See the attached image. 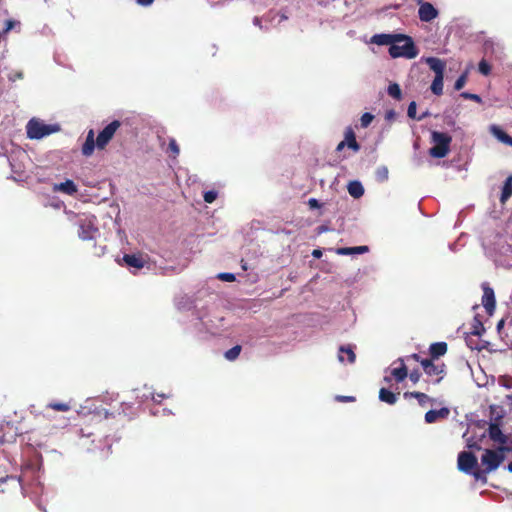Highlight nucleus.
Masks as SVG:
<instances>
[{
    "label": "nucleus",
    "mask_w": 512,
    "mask_h": 512,
    "mask_svg": "<svg viewBox=\"0 0 512 512\" xmlns=\"http://www.w3.org/2000/svg\"><path fill=\"white\" fill-rule=\"evenodd\" d=\"M397 41L389 47V54L392 58L405 57L413 59L418 55V50L411 37L398 34Z\"/></svg>",
    "instance_id": "nucleus-1"
},
{
    "label": "nucleus",
    "mask_w": 512,
    "mask_h": 512,
    "mask_svg": "<svg viewBox=\"0 0 512 512\" xmlns=\"http://www.w3.org/2000/svg\"><path fill=\"white\" fill-rule=\"evenodd\" d=\"M431 142L433 146L429 149V155L433 158H444L450 151L452 137L445 132L432 131Z\"/></svg>",
    "instance_id": "nucleus-2"
},
{
    "label": "nucleus",
    "mask_w": 512,
    "mask_h": 512,
    "mask_svg": "<svg viewBox=\"0 0 512 512\" xmlns=\"http://www.w3.org/2000/svg\"><path fill=\"white\" fill-rule=\"evenodd\" d=\"M56 126L47 125L39 119H31L26 126L27 136L30 139H41L56 132Z\"/></svg>",
    "instance_id": "nucleus-3"
},
{
    "label": "nucleus",
    "mask_w": 512,
    "mask_h": 512,
    "mask_svg": "<svg viewBox=\"0 0 512 512\" xmlns=\"http://www.w3.org/2000/svg\"><path fill=\"white\" fill-rule=\"evenodd\" d=\"M94 216H77L75 224L78 226V236L80 239L86 241L94 238L96 232H98L97 227L94 223Z\"/></svg>",
    "instance_id": "nucleus-4"
},
{
    "label": "nucleus",
    "mask_w": 512,
    "mask_h": 512,
    "mask_svg": "<svg viewBox=\"0 0 512 512\" xmlns=\"http://www.w3.org/2000/svg\"><path fill=\"white\" fill-rule=\"evenodd\" d=\"M421 366L427 376L435 377V384L440 383L446 375V365L443 362L424 359Z\"/></svg>",
    "instance_id": "nucleus-5"
},
{
    "label": "nucleus",
    "mask_w": 512,
    "mask_h": 512,
    "mask_svg": "<svg viewBox=\"0 0 512 512\" xmlns=\"http://www.w3.org/2000/svg\"><path fill=\"white\" fill-rule=\"evenodd\" d=\"M120 126L121 122L119 120H114L99 132L96 138V146L99 150L106 148Z\"/></svg>",
    "instance_id": "nucleus-6"
},
{
    "label": "nucleus",
    "mask_w": 512,
    "mask_h": 512,
    "mask_svg": "<svg viewBox=\"0 0 512 512\" xmlns=\"http://www.w3.org/2000/svg\"><path fill=\"white\" fill-rule=\"evenodd\" d=\"M505 457L498 451L486 449L481 457L482 465L485 466L487 471L496 470L500 464L504 461Z\"/></svg>",
    "instance_id": "nucleus-7"
},
{
    "label": "nucleus",
    "mask_w": 512,
    "mask_h": 512,
    "mask_svg": "<svg viewBox=\"0 0 512 512\" xmlns=\"http://www.w3.org/2000/svg\"><path fill=\"white\" fill-rule=\"evenodd\" d=\"M458 469L466 474L478 466L477 457L472 452L462 451L458 454Z\"/></svg>",
    "instance_id": "nucleus-8"
},
{
    "label": "nucleus",
    "mask_w": 512,
    "mask_h": 512,
    "mask_svg": "<svg viewBox=\"0 0 512 512\" xmlns=\"http://www.w3.org/2000/svg\"><path fill=\"white\" fill-rule=\"evenodd\" d=\"M345 147L352 149L354 152H358L361 148L356 140L355 132L351 127L346 128L345 139L337 145L336 151H342Z\"/></svg>",
    "instance_id": "nucleus-9"
},
{
    "label": "nucleus",
    "mask_w": 512,
    "mask_h": 512,
    "mask_svg": "<svg viewBox=\"0 0 512 512\" xmlns=\"http://www.w3.org/2000/svg\"><path fill=\"white\" fill-rule=\"evenodd\" d=\"M482 289H483L482 305L484 306L486 312L489 315H491L496 306L494 290L487 283H484L482 285Z\"/></svg>",
    "instance_id": "nucleus-10"
},
{
    "label": "nucleus",
    "mask_w": 512,
    "mask_h": 512,
    "mask_svg": "<svg viewBox=\"0 0 512 512\" xmlns=\"http://www.w3.org/2000/svg\"><path fill=\"white\" fill-rule=\"evenodd\" d=\"M419 19L423 22H430L438 16V10L429 2L419 1Z\"/></svg>",
    "instance_id": "nucleus-11"
},
{
    "label": "nucleus",
    "mask_w": 512,
    "mask_h": 512,
    "mask_svg": "<svg viewBox=\"0 0 512 512\" xmlns=\"http://www.w3.org/2000/svg\"><path fill=\"white\" fill-rule=\"evenodd\" d=\"M93 425H103V420L99 413L84 420L83 426L79 430L81 436L90 437L94 435V430L91 429Z\"/></svg>",
    "instance_id": "nucleus-12"
},
{
    "label": "nucleus",
    "mask_w": 512,
    "mask_h": 512,
    "mask_svg": "<svg viewBox=\"0 0 512 512\" xmlns=\"http://www.w3.org/2000/svg\"><path fill=\"white\" fill-rule=\"evenodd\" d=\"M396 364H399V366L391 369V376L394 377L396 382L400 383L404 381L405 378L408 376V369L404 363L403 358H398L396 361L393 362V365Z\"/></svg>",
    "instance_id": "nucleus-13"
},
{
    "label": "nucleus",
    "mask_w": 512,
    "mask_h": 512,
    "mask_svg": "<svg viewBox=\"0 0 512 512\" xmlns=\"http://www.w3.org/2000/svg\"><path fill=\"white\" fill-rule=\"evenodd\" d=\"M448 351V345L446 342H435L429 347V358L434 361H438L440 357L444 356Z\"/></svg>",
    "instance_id": "nucleus-14"
},
{
    "label": "nucleus",
    "mask_w": 512,
    "mask_h": 512,
    "mask_svg": "<svg viewBox=\"0 0 512 512\" xmlns=\"http://www.w3.org/2000/svg\"><path fill=\"white\" fill-rule=\"evenodd\" d=\"M488 434L490 439L494 442L499 444H506L508 442V437L503 434L500 426L497 423H491L489 425Z\"/></svg>",
    "instance_id": "nucleus-15"
},
{
    "label": "nucleus",
    "mask_w": 512,
    "mask_h": 512,
    "mask_svg": "<svg viewBox=\"0 0 512 512\" xmlns=\"http://www.w3.org/2000/svg\"><path fill=\"white\" fill-rule=\"evenodd\" d=\"M123 261L128 267L141 269L145 266L146 260L142 254H125Z\"/></svg>",
    "instance_id": "nucleus-16"
},
{
    "label": "nucleus",
    "mask_w": 512,
    "mask_h": 512,
    "mask_svg": "<svg viewBox=\"0 0 512 512\" xmlns=\"http://www.w3.org/2000/svg\"><path fill=\"white\" fill-rule=\"evenodd\" d=\"M450 414V410L446 407L438 410H429L425 414V421L429 424L435 423L440 419H446Z\"/></svg>",
    "instance_id": "nucleus-17"
},
{
    "label": "nucleus",
    "mask_w": 512,
    "mask_h": 512,
    "mask_svg": "<svg viewBox=\"0 0 512 512\" xmlns=\"http://www.w3.org/2000/svg\"><path fill=\"white\" fill-rule=\"evenodd\" d=\"M426 63L429 68L435 72V77L444 76V70L446 67V63L439 58L429 57L426 59Z\"/></svg>",
    "instance_id": "nucleus-18"
},
{
    "label": "nucleus",
    "mask_w": 512,
    "mask_h": 512,
    "mask_svg": "<svg viewBox=\"0 0 512 512\" xmlns=\"http://www.w3.org/2000/svg\"><path fill=\"white\" fill-rule=\"evenodd\" d=\"M398 34H376L371 38V42L377 45H394Z\"/></svg>",
    "instance_id": "nucleus-19"
},
{
    "label": "nucleus",
    "mask_w": 512,
    "mask_h": 512,
    "mask_svg": "<svg viewBox=\"0 0 512 512\" xmlns=\"http://www.w3.org/2000/svg\"><path fill=\"white\" fill-rule=\"evenodd\" d=\"M96 146V139L94 138V131L90 129L87 133L86 140L82 146V154L84 156H91Z\"/></svg>",
    "instance_id": "nucleus-20"
},
{
    "label": "nucleus",
    "mask_w": 512,
    "mask_h": 512,
    "mask_svg": "<svg viewBox=\"0 0 512 512\" xmlns=\"http://www.w3.org/2000/svg\"><path fill=\"white\" fill-rule=\"evenodd\" d=\"M55 191H60L62 193H65L67 195H73L77 192V186L72 180H66L65 182H62L60 184H56L54 186Z\"/></svg>",
    "instance_id": "nucleus-21"
},
{
    "label": "nucleus",
    "mask_w": 512,
    "mask_h": 512,
    "mask_svg": "<svg viewBox=\"0 0 512 512\" xmlns=\"http://www.w3.org/2000/svg\"><path fill=\"white\" fill-rule=\"evenodd\" d=\"M348 193L355 199H358L364 194V187L359 181H351L347 186Z\"/></svg>",
    "instance_id": "nucleus-22"
},
{
    "label": "nucleus",
    "mask_w": 512,
    "mask_h": 512,
    "mask_svg": "<svg viewBox=\"0 0 512 512\" xmlns=\"http://www.w3.org/2000/svg\"><path fill=\"white\" fill-rule=\"evenodd\" d=\"M403 397L405 399H409V398H416L419 405L422 406V407H425L427 405V403L431 402V398L423 393V392H405L403 394Z\"/></svg>",
    "instance_id": "nucleus-23"
},
{
    "label": "nucleus",
    "mask_w": 512,
    "mask_h": 512,
    "mask_svg": "<svg viewBox=\"0 0 512 512\" xmlns=\"http://www.w3.org/2000/svg\"><path fill=\"white\" fill-rule=\"evenodd\" d=\"M343 354L347 355V361L349 363H354L355 362L356 355H355V353H354V351L352 349V346H350V345L340 346V348H339V355H338V358H339L340 362H344Z\"/></svg>",
    "instance_id": "nucleus-24"
},
{
    "label": "nucleus",
    "mask_w": 512,
    "mask_h": 512,
    "mask_svg": "<svg viewBox=\"0 0 512 512\" xmlns=\"http://www.w3.org/2000/svg\"><path fill=\"white\" fill-rule=\"evenodd\" d=\"M512 196V175L508 176L502 187L500 202L505 203Z\"/></svg>",
    "instance_id": "nucleus-25"
},
{
    "label": "nucleus",
    "mask_w": 512,
    "mask_h": 512,
    "mask_svg": "<svg viewBox=\"0 0 512 512\" xmlns=\"http://www.w3.org/2000/svg\"><path fill=\"white\" fill-rule=\"evenodd\" d=\"M368 246H356V247H342L337 249L339 255H351V254H362L367 252Z\"/></svg>",
    "instance_id": "nucleus-26"
},
{
    "label": "nucleus",
    "mask_w": 512,
    "mask_h": 512,
    "mask_svg": "<svg viewBox=\"0 0 512 512\" xmlns=\"http://www.w3.org/2000/svg\"><path fill=\"white\" fill-rule=\"evenodd\" d=\"M493 135L502 143L512 147V137L499 127H492Z\"/></svg>",
    "instance_id": "nucleus-27"
},
{
    "label": "nucleus",
    "mask_w": 512,
    "mask_h": 512,
    "mask_svg": "<svg viewBox=\"0 0 512 512\" xmlns=\"http://www.w3.org/2000/svg\"><path fill=\"white\" fill-rule=\"evenodd\" d=\"M379 399L382 402L393 405L397 401V395L386 388H381L379 391Z\"/></svg>",
    "instance_id": "nucleus-28"
},
{
    "label": "nucleus",
    "mask_w": 512,
    "mask_h": 512,
    "mask_svg": "<svg viewBox=\"0 0 512 512\" xmlns=\"http://www.w3.org/2000/svg\"><path fill=\"white\" fill-rule=\"evenodd\" d=\"M388 95L392 98L400 101L402 99V91L397 83H391L387 89Z\"/></svg>",
    "instance_id": "nucleus-29"
},
{
    "label": "nucleus",
    "mask_w": 512,
    "mask_h": 512,
    "mask_svg": "<svg viewBox=\"0 0 512 512\" xmlns=\"http://www.w3.org/2000/svg\"><path fill=\"white\" fill-rule=\"evenodd\" d=\"M443 78L444 76L435 77L431 84V91L437 96L443 93Z\"/></svg>",
    "instance_id": "nucleus-30"
},
{
    "label": "nucleus",
    "mask_w": 512,
    "mask_h": 512,
    "mask_svg": "<svg viewBox=\"0 0 512 512\" xmlns=\"http://www.w3.org/2000/svg\"><path fill=\"white\" fill-rule=\"evenodd\" d=\"M46 408L61 412H67L71 409V405L65 402H51L47 404Z\"/></svg>",
    "instance_id": "nucleus-31"
},
{
    "label": "nucleus",
    "mask_w": 512,
    "mask_h": 512,
    "mask_svg": "<svg viewBox=\"0 0 512 512\" xmlns=\"http://www.w3.org/2000/svg\"><path fill=\"white\" fill-rule=\"evenodd\" d=\"M241 350L242 347L240 345H235L231 349L227 350L224 356L227 360L234 361L239 357Z\"/></svg>",
    "instance_id": "nucleus-32"
},
{
    "label": "nucleus",
    "mask_w": 512,
    "mask_h": 512,
    "mask_svg": "<svg viewBox=\"0 0 512 512\" xmlns=\"http://www.w3.org/2000/svg\"><path fill=\"white\" fill-rule=\"evenodd\" d=\"M416 110H417L416 102L412 101L409 104L408 109H407L408 117L411 118V119L423 120L427 116V113H424L421 116L417 117L416 116Z\"/></svg>",
    "instance_id": "nucleus-33"
},
{
    "label": "nucleus",
    "mask_w": 512,
    "mask_h": 512,
    "mask_svg": "<svg viewBox=\"0 0 512 512\" xmlns=\"http://www.w3.org/2000/svg\"><path fill=\"white\" fill-rule=\"evenodd\" d=\"M489 472L490 471H487L486 468L485 469H479L478 467H476L475 469L472 470V472L470 474H472L476 480H479V481H482L483 483H486L487 482V474Z\"/></svg>",
    "instance_id": "nucleus-34"
},
{
    "label": "nucleus",
    "mask_w": 512,
    "mask_h": 512,
    "mask_svg": "<svg viewBox=\"0 0 512 512\" xmlns=\"http://www.w3.org/2000/svg\"><path fill=\"white\" fill-rule=\"evenodd\" d=\"M484 330L485 329H484L482 322L475 317L471 334L480 336L484 332Z\"/></svg>",
    "instance_id": "nucleus-35"
},
{
    "label": "nucleus",
    "mask_w": 512,
    "mask_h": 512,
    "mask_svg": "<svg viewBox=\"0 0 512 512\" xmlns=\"http://www.w3.org/2000/svg\"><path fill=\"white\" fill-rule=\"evenodd\" d=\"M478 70L481 74L487 76L491 72V66L486 60L482 59L478 64Z\"/></svg>",
    "instance_id": "nucleus-36"
},
{
    "label": "nucleus",
    "mask_w": 512,
    "mask_h": 512,
    "mask_svg": "<svg viewBox=\"0 0 512 512\" xmlns=\"http://www.w3.org/2000/svg\"><path fill=\"white\" fill-rule=\"evenodd\" d=\"M373 119H374V116L371 113H368V112L364 113L360 118L361 126L363 128L368 127L371 124V122L373 121Z\"/></svg>",
    "instance_id": "nucleus-37"
},
{
    "label": "nucleus",
    "mask_w": 512,
    "mask_h": 512,
    "mask_svg": "<svg viewBox=\"0 0 512 512\" xmlns=\"http://www.w3.org/2000/svg\"><path fill=\"white\" fill-rule=\"evenodd\" d=\"M168 150L172 153L173 157H176L180 153V149L178 144L176 143V140L174 138H171L168 145Z\"/></svg>",
    "instance_id": "nucleus-38"
},
{
    "label": "nucleus",
    "mask_w": 512,
    "mask_h": 512,
    "mask_svg": "<svg viewBox=\"0 0 512 512\" xmlns=\"http://www.w3.org/2000/svg\"><path fill=\"white\" fill-rule=\"evenodd\" d=\"M217 195H218V194H217V192H216V191H214V190H209V191H206V192L204 193L203 198H204V201H205L206 203H209V204H210V203H213V202L216 200Z\"/></svg>",
    "instance_id": "nucleus-39"
},
{
    "label": "nucleus",
    "mask_w": 512,
    "mask_h": 512,
    "mask_svg": "<svg viewBox=\"0 0 512 512\" xmlns=\"http://www.w3.org/2000/svg\"><path fill=\"white\" fill-rule=\"evenodd\" d=\"M217 278L225 282H234L236 280V277L233 273L227 272L218 274Z\"/></svg>",
    "instance_id": "nucleus-40"
},
{
    "label": "nucleus",
    "mask_w": 512,
    "mask_h": 512,
    "mask_svg": "<svg viewBox=\"0 0 512 512\" xmlns=\"http://www.w3.org/2000/svg\"><path fill=\"white\" fill-rule=\"evenodd\" d=\"M498 452L504 455V452H512V438L506 444H501L498 448Z\"/></svg>",
    "instance_id": "nucleus-41"
},
{
    "label": "nucleus",
    "mask_w": 512,
    "mask_h": 512,
    "mask_svg": "<svg viewBox=\"0 0 512 512\" xmlns=\"http://www.w3.org/2000/svg\"><path fill=\"white\" fill-rule=\"evenodd\" d=\"M461 96L465 99H470V100H473V101H476L478 103L481 102V97L477 94H472V93H468V92H463L461 94Z\"/></svg>",
    "instance_id": "nucleus-42"
},
{
    "label": "nucleus",
    "mask_w": 512,
    "mask_h": 512,
    "mask_svg": "<svg viewBox=\"0 0 512 512\" xmlns=\"http://www.w3.org/2000/svg\"><path fill=\"white\" fill-rule=\"evenodd\" d=\"M409 379L414 383L416 384L419 380H420V377H421V373L419 372V370H413L411 371L409 374Z\"/></svg>",
    "instance_id": "nucleus-43"
},
{
    "label": "nucleus",
    "mask_w": 512,
    "mask_h": 512,
    "mask_svg": "<svg viewBox=\"0 0 512 512\" xmlns=\"http://www.w3.org/2000/svg\"><path fill=\"white\" fill-rule=\"evenodd\" d=\"M466 83V76L465 75H461L455 82V85H454V88L456 90H460L463 88V86L465 85Z\"/></svg>",
    "instance_id": "nucleus-44"
},
{
    "label": "nucleus",
    "mask_w": 512,
    "mask_h": 512,
    "mask_svg": "<svg viewBox=\"0 0 512 512\" xmlns=\"http://www.w3.org/2000/svg\"><path fill=\"white\" fill-rule=\"evenodd\" d=\"M308 205L311 209H316V208H320L321 207V204L319 203V201L315 198H310L308 200Z\"/></svg>",
    "instance_id": "nucleus-45"
},
{
    "label": "nucleus",
    "mask_w": 512,
    "mask_h": 512,
    "mask_svg": "<svg viewBox=\"0 0 512 512\" xmlns=\"http://www.w3.org/2000/svg\"><path fill=\"white\" fill-rule=\"evenodd\" d=\"M500 383L507 389H512V378H501Z\"/></svg>",
    "instance_id": "nucleus-46"
},
{
    "label": "nucleus",
    "mask_w": 512,
    "mask_h": 512,
    "mask_svg": "<svg viewBox=\"0 0 512 512\" xmlns=\"http://www.w3.org/2000/svg\"><path fill=\"white\" fill-rule=\"evenodd\" d=\"M336 399L341 402H353L355 401L354 396H337Z\"/></svg>",
    "instance_id": "nucleus-47"
},
{
    "label": "nucleus",
    "mask_w": 512,
    "mask_h": 512,
    "mask_svg": "<svg viewBox=\"0 0 512 512\" xmlns=\"http://www.w3.org/2000/svg\"><path fill=\"white\" fill-rule=\"evenodd\" d=\"M396 117V112L394 110H388L385 114V119L388 121L394 120Z\"/></svg>",
    "instance_id": "nucleus-48"
},
{
    "label": "nucleus",
    "mask_w": 512,
    "mask_h": 512,
    "mask_svg": "<svg viewBox=\"0 0 512 512\" xmlns=\"http://www.w3.org/2000/svg\"><path fill=\"white\" fill-rule=\"evenodd\" d=\"M407 359H413L414 361L419 362L421 364V361H423L425 358H422L419 354L414 353L407 356Z\"/></svg>",
    "instance_id": "nucleus-49"
},
{
    "label": "nucleus",
    "mask_w": 512,
    "mask_h": 512,
    "mask_svg": "<svg viewBox=\"0 0 512 512\" xmlns=\"http://www.w3.org/2000/svg\"><path fill=\"white\" fill-rule=\"evenodd\" d=\"M136 1L139 5H142V6H149L154 2V0H136Z\"/></svg>",
    "instance_id": "nucleus-50"
},
{
    "label": "nucleus",
    "mask_w": 512,
    "mask_h": 512,
    "mask_svg": "<svg viewBox=\"0 0 512 512\" xmlns=\"http://www.w3.org/2000/svg\"><path fill=\"white\" fill-rule=\"evenodd\" d=\"M14 24H15V22L13 20H7L6 26H5V31L7 32V31L11 30L14 27Z\"/></svg>",
    "instance_id": "nucleus-51"
},
{
    "label": "nucleus",
    "mask_w": 512,
    "mask_h": 512,
    "mask_svg": "<svg viewBox=\"0 0 512 512\" xmlns=\"http://www.w3.org/2000/svg\"><path fill=\"white\" fill-rule=\"evenodd\" d=\"M312 256H313L314 258H320V257L322 256V251H321V250H319V249H315V250H313V252H312Z\"/></svg>",
    "instance_id": "nucleus-52"
},
{
    "label": "nucleus",
    "mask_w": 512,
    "mask_h": 512,
    "mask_svg": "<svg viewBox=\"0 0 512 512\" xmlns=\"http://www.w3.org/2000/svg\"><path fill=\"white\" fill-rule=\"evenodd\" d=\"M468 447L469 448H474V449H477V450L481 449V447L477 443H468Z\"/></svg>",
    "instance_id": "nucleus-53"
},
{
    "label": "nucleus",
    "mask_w": 512,
    "mask_h": 512,
    "mask_svg": "<svg viewBox=\"0 0 512 512\" xmlns=\"http://www.w3.org/2000/svg\"><path fill=\"white\" fill-rule=\"evenodd\" d=\"M504 325V320H500L497 324V328L500 329Z\"/></svg>",
    "instance_id": "nucleus-54"
},
{
    "label": "nucleus",
    "mask_w": 512,
    "mask_h": 512,
    "mask_svg": "<svg viewBox=\"0 0 512 512\" xmlns=\"http://www.w3.org/2000/svg\"><path fill=\"white\" fill-rule=\"evenodd\" d=\"M507 469L512 473V461L508 464Z\"/></svg>",
    "instance_id": "nucleus-55"
},
{
    "label": "nucleus",
    "mask_w": 512,
    "mask_h": 512,
    "mask_svg": "<svg viewBox=\"0 0 512 512\" xmlns=\"http://www.w3.org/2000/svg\"><path fill=\"white\" fill-rule=\"evenodd\" d=\"M507 399L510 401V403L512 404V394L510 395H507Z\"/></svg>",
    "instance_id": "nucleus-56"
},
{
    "label": "nucleus",
    "mask_w": 512,
    "mask_h": 512,
    "mask_svg": "<svg viewBox=\"0 0 512 512\" xmlns=\"http://www.w3.org/2000/svg\"><path fill=\"white\" fill-rule=\"evenodd\" d=\"M153 400H154L155 402H160L159 397H155V396H153Z\"/></svg>",
    "instance_id": "nucleus-57"
},
{
    "label": "nucleus",
    "mask_w": 512,
    "mask_h": 512,
    "mask_svg": "<svg viewBox=\"0 0 512 512\" xmlns=\"http://www.w3.org/2000/svg\"><path fill=\"white\" fill-rule=\"evenodd\" d=\"M281 19H282V20H286V19H287V16L283 14V15L281 16Z\"/></svg>",
    "instance_id": "nucleus-58"
},
{
    "label": "nucleus",
    "mask_w": 512,
    "mask_h": 512,
    "mask_svg": "<svg viewBox=\"0 0 512 512\" xmlns=\"http://www.w3.org/2000/svg\"><path fill=\"white\" fill-rule=\"evenodd\" d=\"M385 177L387 176L388 170L384 169Z\"/></svg>",
    "instance_id": "nucleus-59"
},
{
    "label": "nucleus",
    "mask_w": 512,
    "mask_h": 512,
    "mask_svg": "<svg viewBox=\"0 0 512 512\" xmlns=\"http://www.w3.org/2000/svg\"><path fill=\"white\" fill-rule=\"evenodd\" d=\"M242 268H243L244 270H246V269H247V267H246V265H245V264H244V265H242Z\"/></svg>",
    "instance_id": "nucleus-60"
}]
</instances>
